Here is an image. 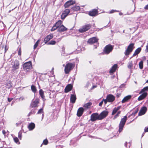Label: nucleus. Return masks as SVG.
<instances>
[{"label":"nucleus","instance_id":"obj_26","mask_svg":"<svg viewBox=\"0 0 148 148\" xmlns=\"http://www.w3.org/2000/svg\"><path fill=\"white\" fill-rule=\"evenodd\" d=\"M35 127V124L33 123H30L28 126V128L29 130H32Z\"/></svg>","mask_w":148,"mask_h":148},{"label":"nucleus","instance_id":"obj_38","mask_svg":"<svg viewBox=\"0 0 148 148\" xmlns=\"http://www.w3.org/2000/svg\"><path fill=\"white\" fill-rule=\"evenodd\" d=\"M14 142L16 143L19 144L20 143L18 138L17 137H15L14 138Z\"/></svg>","mask_w":148,"mask_h":148},{"label":"nucleus","instance_id":"obj_50","mask_svg":"<svg viewBox=\"0 0 148 148\" xmlns=\"http://www.w3.org/2000/svg\"><path fill=\"white\" fill-rule=\"evenodd\" d=\"M104 101V100H103V99L102 100V101H101L99 104V106H101L103 104V102Z\"/></svg>","mask_w":148,"mask_h":148},{"label":"nucleus","instance_id":"obj_64","mask_svg":"<svg viewBox=\"0 0 148 148\" xmlns=\"http://www.w3.org/2000/svg\"><path fill=\"white\" fill-rule=\"evenodd\" d=\"M21 123H16V125H17V126H18L19 125H20Z\"/></svg>","mask_w":148,"mask_h":148},{"label":"nucleus","instance_id":"obj_57","mask_svg":"<svg viewBox=\"0 0 148 148\" xmlns=\"http://www.w3.org/2000/svg\"><path fill=\"white\" fill-rule=\"evenodd\" d=\"M119 116V115H118V114H116L114 117V118H113V119H115L118 116Z\"/></svg>","mask_w":148,"mask_h":148},{"label":"nucleus","instance_id":"obj_32","mask_svg":"<svg viewBox=\"0 0 148 148\" xmlns=\"http://www.w3.org/2000/svg\"><path fill=\"white\" fill-rule=\"evenodd\" d=\"M92 103L90 102H89L85 104L84 106V107L85 108H88L90 107Z\"/></svg>","mask_w":148,"mask_h":148},{"label":"nucleus","instance_id":"obj_18","mask_svg":"<svg viewBox=\"0 0 148 148\" xmlns=\"http://www.w3.org/2000/svg\"><path fill=\"white\" fill-rule=\"evenodd\" d=\"M72 87L73 86L71 84H68L66 86L64 89L65 92L67 93L70 91L71 90Z\"/></svg>","mask_w":148,"mask_h":148},{"label":"nucleus","instance_id":"obj_5","mask_svg":"<svg viewBox=\"0 0 148 148\" xmlns=\"http://www.w3.org/2000/svg\"><path fill=\"white\" fill-rule=\"evenodd\" d=\"M12 71L13 72L18 69L19 66V62L17 60H15L12 63Z\"/></svg>","mask_w":148,"mask_h":148},{"label":"nucleus","instance_id":"obj_7","mask_svg":"<svg viewBox=\"0 0 148 148\" xmlns=\"http://www.w3.org/2000/svg\"><path fill=\"white\" fill-rule=\"evenodd\" d=\"M118 67L117 64H115L112 66V79L113 78H114L115 80V82L118 81V79L115 76H113V73L118 69Z\"/></svg>","mask_w":148,"mask_h":148},{"label":"nucleus","instance_id":"obj_45","mask_svg":"<svg viewBox=\"0 0 148 148\" xmlns=\"http://www.w3.org/2000/svg\"><path fill=\"white\" fill-rule=\"evenodd\" d=\"M129 146L128 147L127 146V142H125L124 144V145L125 147V148H130V145H131V144L130 143H129Z\"/></svg>","mask_w":148,"mask_h":148},{"label":"nucleus","instance_id":"obj_59","mask_svg":"<svg viewBox=\"0 0 148 148\" xmlns=\"http://www.w3.org/2000/svg\"><path fill=\"white\" fill-rule=\"evenodd\" d=\"M32 114H32V112L31 111L30 112H29V113L28 114V116H29L30 115H31Z\"/></svg>","mask_w":148,"mask_h":148},{"label":"nucleus","instance_id":"obj_42","mask_svg":"<svg viewBox=\"0 0 148 148\" xmlns=\"http://www.w3.org/2000/svg\"><path fill=\"white\" fill-rule=\"evenodd\" d=\"M18 55L21 56V47L19 48L18 51Z\"/></svg>","mask_w":148,"mask_h":148},{"label":"nucleus","instance_id":"obj_6","mask_svg":"<svg viewBox=\"0 0 148 148\" xmlns=\"http://www.w3.org/2000/svg\"><path fill=\"white\" fill-rule=\"evenodd\" d=\"M91 27V25L90 24H87L83 26L82 28H80L79 31L81 33H83L88 31Z\"/></svg>","mask_w":148,"mask_h":148},{"label":"nucleus","instance_id":"obj_56","mask_svg":"<svg viewBox=\"0 0 148 148\" xmlns=\"http://www.w3.org/2000/svg\"><path fill=\"white\" fill-rule=\"evenodd\" d=\"M119 11H118L116 10H112V13H113L115 12H119Z\"/></svg>","mask_w":148,"mask_h":148},{"label":"nucleus","instance_id":"obj_35","mask_svg":"<svg viewBox=\"0 0 148 148\" xmlns=\"http://www.w3.org/2000/svg\"><path fill=\"white\" fill-rule=\"evenodd\" d=\"M139 68L140 69H142L143 68V61H141L139 64Z\"/></svg>","mask_w":148,"mask_h":148},{"label":"nucleus","instance_id":"obj_10","mask_svg":"<svg viewBox=\"0 0 148 148\" xmlns=\"http://www.w3.org/2000/svg\"><path fill=\"white\" fill-rule=\"evenodd\" d=\"M71 11V10H69L68 9H65L63 11L61 15V19H64L65 17L68 15Z\"/></svg>","mask_w":148,"mask_h":148},{"label":"nucleus","instance_id":"obj_19","mask_svg":"<svg viewBox=\"0 0 148 148\" xmlns=\"http://www.w3.org/2000/svg\"><path fill=\"white\" fill-rule=\"evenodd\" d=\"M67 29L63 25H62L58 29V32H61L66 31Z\"/></svg>","mask_w":148,"mask_h":148},{"label":"nucleus","instance_id":"obj_36","mask_svg":"<svg viewBox=\"0 0 148 148\" xmlns=\"http://www.w3.org/2000/svg\"><path fill=\"white\" fill-rule=\"evenodd\" d=\"M148 90V86H146L141 90L140 93L145 92V91Z\"/></svg>","mask_w":148,"mask_h":148},{"label":"nucleus","instance_id":"obj_1","mask_svg":"<svg viewBox=\"0 0 148 148\" xmlns=\"http://www.w3.org/2000/svg\"><path fill=\"white\" fill-rule=\"evenodd\" d=\"M127 120V116H124L123 118L121 119L119 125V129L118 131L119 133L121 132L123 130Z\"/></svg>","mask_w":148,"mask_h":148},{"label":"nucleus","instance_id":"obj_33","mask_svg":"<svg viewBox=\"0 0 148 148\" xmlns=\"http://www.w3.org/2000/svg\"><path fill=\"white\" fill-rule=\"evenodd\" d=\"M62 21L61 20H59L56 23L55 25L58 28L62 25Z\"/></svg>","mask_w":148,"mask_h":148},{"label":"nucleus","instance_id":"obj_37","mask_svg":"<svg viewBox=\"0 0 148 148\" xmlns=\"http://www.w3.org/2000/svg\"><path fill=\"white\" fill-rule=\"evenodd\" d=\"M133 66V64L132 63V61H131L130 62L128 63V68L130 69H131L132 68Z\"/></svg>","mask_w":148,"mask_h":148},{"label":"nucleus","instance_id":"obj_29","mask_svg":"<svg viewBox=\"0 0 148 148\" xmlns=\"http://www.w3.org/2000/svg\"><path fill=\"white\" fill-rule=\"evenodd\" d=\"M80 9V8L79 6H75L71 8V11H73V12H74L79 10Z\"/></svg>","mask_w":148,"mask_h":148},{"label":"nucleus","instance_id":"obj_51","mask_svg":"<svg viewBox=\"0 0 148 148\" xmlns=\"http://www.w3.org/2000/svg\"><path fill=\"white\" fill-rule=\"evenodd\" d=\"M145 132H148V127H145L144 129Z\"/></svg>","mask_w":148,"mask_h":148},{"label":"nucleus","instance_id":"obj_63","mask_svg":"<svg viewBox=\"0 0 148 148\" xmlns=\"http://www.w3.org/2000/svg\"><path fill=\"white\" fill-rule=\"evenodd\" d=\"M44 116V113H43L42 114V119H43Z\"/></svg>","mask_w":148,"mask_h":148},{"label":"nucleus","instance_id":"obj_52","mask_svg":"<svg viewBox=\"0 0 148 148\" xmlns=\"http://www.w3.org/2000/svg\"><path fill=\"white\" fill-rule=\"evenodd\" d=\"M145 51L147 52H148V43H147V45L146 46V49H145Z\"/></svg>","mask_w":148,"mask_h":148},{"label":"nucleus","instance_id":"obj_4","mask_svg":"<svg viewBox=\"0 0 148 148\" xmlns=\"http://www.w3.org/2000/svg\"><path fill=\"white\" fill-rule=\"evenodd\" d=\"M23 68L24 71L29 72L32 69V64L31 61H29L25 63L23 65Z\"/></svg>","mask_w":148,"mask_h":148},{"label":"nucleus","instance_id":"obj_34","mask_svg":"<svg viewBox=\"0 0 148 148\" xmlns=\"http://www.w3.org/2000/svg\"><path fill=\"white\" fill-rule=\"evenodd\" d=\"M31 89L32 91L34 92L35 93L36 92L37 90L35 86L32 85L31 86Z\"/></svg>","mask_w":148,"mask_h":148},{"label":"nucleus","instance_id":"obj_62","mask_svg":"<svg viewBox=\"0 0 148 148\" xmlns=\"http://www.w3.org/2000/svg\"><path fill=\"white\" fill-rule=\"evenodd\" d=\"M120 94L117 93L116 94V96L117 97H120Z\"/></svg>","mask_w":148,"mask_h":148},{"label":"nucleus","instance_id":"obj_20","mask_svg":"<svg viewBox=\"0 0 148 148\" xmlns=\"http://www.w3.org/2000/svg\"><path fill=\"white\" fill-rule=\"evenodd\" d=\"M76 99V97L75 94H71V95L70 101L72 103H74L75 102Z\"/></svg>","mask_w":148,"mask_h":148},{"label":"nucleus","instance_id":"obj_60","mask_svg":"<svg viewBox=\"0 0 148 148\" xmlns=\"http://www.w3.org/2000/svg\"><path fill=\"white\" fill-rule=\"evenodd\" d=\"M2 133L4 135H5V134L6 132L5 130H3L2 131Z\"/></svg>","mask_w":148,"mask_h":148},{"label":"nucleus","instance_id":"obj_21","mask_svg":"<svg viewBox=\"0 0 148 148\" xmlns=\"http://www.w3.org/2000/svg\"><path fill=\"white\" fill-rule=\"evenodd\" d=\"M142 94L138 98V101H140L143 99L147 96V92H142Z\"/></svg>","mask_w":148,"mask_h":148},{"label":"nucleus","instance_id":"obj_9","mask_svg":"<svg viewBox=\"0 0 148 148\" xmlns=\"http://www.w3.org/2000/svg\"><path fill=\"white\" fill-rule=\"evenodd\" d=\"M111 51V45L110 44L107 45L104 48L103 50V54H108Z\"/></svg>","mask_w":148,"mask_h":148},{"label":"nucleus","instance_id":"obj_2","mask_svg":"<svg viewBox=\"0 0 148 148\" xmlns=\"http://www.w3.org/2000/svg\"><path fill=\"white\" fill-rule=\"evenodd\" d=\"M63 66H65L64 72L66 74H68L74 67V65L72 63H68L65 66L63 64Z\"/></svg>","mask_w":148,"mask_h":148},{"label":"nucleus","instance_id":"obj_27","mask_svg":"<svg viewBox=\"0 0 148 148\" xmlns=\"http://www.w3.org/2000/svg\"><path fill=\"white\" fill-rule=\"evenodd\" d=\"M141 47H138L136 50L133 56H136L138 55L141 51Z\"/></svg>","mask_w":148,"mask_h":148},{"label":"nucleus","instance_id":"obj_23","mask_svg":"<svg viewBox=\"0 0 148 148\" xmlns=\"http://www.w3.org/2000/svg\"><path fill=\"white\" fill-rule=\"evenodd\" d=\"M8 49V48H7V46L5 45L4 47H2L0 48V52H1V54H4Z\"/></svg>","mask_w":148,"mask_h":148},{"label":"nucleus","instance_id":"obj_31","mask_svg":"<svg viewBox=\"0 0 148 148\" xmlns=\"http://www.w3.org/2000/svg\"><path fill=\"white\" fill-rule=\"evenodd\" d=\"M120 107L119 106L118 107L116 108H115L113 110L112 112V115H113L115 114L120 109Z\"/></svg>","mask_w":148,"mask_h":148},{"label":"nucleus","instance_id":"obj_3","mask_svg":"<svg viewBox=\"0 0 148 148\" xmlns=\"http://www.w3.org/2000/svg\"><path fill=\"white\" fill-rule=\"evenodd\" d=\"M134 43H132L129 45L124 52L125 56H128L130 54L134 48Z\"/></svg>","mask_w":148,"mask_h":148},{"label":"nucleus","instance_id":"obj_25","mask_svg":"<svg viewBox=\"0 0 148 148\" xmlns=\"http://www.w3.org/2000/svg\"><path fill=\"white\" fill-rule=\"evenodd\" d=\"M97 13V10L96 9H94L92 11H90L89 12V15L91 16H95Z\"/></svg>","mask_w":148,"mask_h":148},{"label":"nucleus","instance_id":"obj_44","mask_svg":"<svg viewBox=\"0 0 148 148\" xmlns=\"http://www.w3.org/2000/svg\"><path fill=\"white\" fill-rule=\"evenodd\" d=\"M48 143V141L46 139L43 140L42 143L44 145H47V144Z\"/></svg>","mask_w":148,"mask_h":148},{"label":"nucleus","instance_id":"obj_11","mask_svg":"<svg viewBox=\"0 0 148 148\" xmlns=\"http://www.w3.org/2000/svg\"><path fill=\"white\" fill-rule=\"evenodd\" d=\"M75 0H70L67 1L64 4L65 8H67L75 3Z\"/></svg>","mask_w":148,"mask_h":148},{"label":"nucleus","instance_id":"obj_16","mask_svg":"<svg viewBox=\"0 0 148 148\" xmlns=\"http://www.w3.org/2000/svg\"><path fill=\"white\" fill-rule=\"evenodd\" d=\"M53 38V35L52 34H50L49 35H48L45 38L44 41L45 44H47V42L50 39L52 38Z\"/></svg>","mask_w":148,"mask_h":148},{"label":"nucleus","instance_id":"obj_53","mask_svg":"<svg viewBox=\"0 0 148 148\" xmlns=\"http://www.w3.org/2000/svg\"><path fill=\"white\" fill-rule=\"evenodd\" d=\"M31 112L33 114H34L36 112L35 110L34 109L32 110Z\"/></svg>","mask_w":148,"mask_h":148},{"label":"nucleus","instance_id":"obj_47","mask_svg":"<svg viewBox=\"0 0 148 148\" xmlns=\"http://www.w3.org/2000/svg\"><path fill=\"white\" fill-rule=\"evenodd\" d=\"M125 84H121L119 88H125Z\"/></svg>","mask_w":148,"mask_h":148},{"label":"nucleus","instance_id":"obj_15","mask_svg":"<svg viewBox=\"0 0 148 148\" xmlns=\"http://www.w3.org/2000/svg\"><path fill=\"white\" fill-rule=\"evenodd\" d=\"M84 111V109L82 107H80L78 109L77 115L78 117H80L82 116Z\"/></svg>","mask_w":148,"mask_h":148},{"label":"nucleus","instance_id":"obj_48","mask_svg":"<svg viewBox=\"0 0 148 148\" xmlns=\"http://www.w3.org/2000/svg\"><path fill=\"white\" fill-rule=\"evenodd\" d=\"M138 111V110L137 109V110H135L134 112H133L132 114L131 115H135V114H136Z\"/></svg>","mask_w":148,"mask_h":148},{"label":"nucleus","instance_id":"obj_24","mask_svg":"<svg viewBox=\"0 0 148 148\" xmlns=\"http://www.w3.org/2000/svg\"><path fill=\"white\" fill-rule=\"evenodd\" d=\"M131 97L132 96L131 95H129L125 97L121 101L122 103H123L127 101L131 98Z\"/></svg>","mask_w":148,"mask_h":148},{"label":"nucleus","instance_id":"obj_39","mask_svg":"<svg viewBox=\"0 0 148 148\" xmlns=\"http://www.w3.org/2000/svg\"><path fill=\"white\" fill-rule=\"evenodd\" d=\"M56 43V42L54 40H51L50 42H48L47 44L48 45H55Z\"/></svg>","mask_w":148,"mask_h":148},{"label":"nucleus","instance_id":"obj_12","mask_svg":"<svg viewBox=\"0 0 148 148\" xmlns=\"http://www.w3.org/2000/svg\"><path fill=\"white\" fill-rule=\"evenodd\" d=\"M147 110V108L145 106H143L142 107L139 112L138 115L140 116L143 115L145 114Z\"/></svg>","mask_w":148,"mask_h":148},{"label":"nucleus","instance_id":"obj_58","mask_svg":"<svg viewBox=\"0 0 148 148\" xmlns=\"http://www.w3.org/2000/svg\"><path fill=\"white\" fill-rule=\"evenodd\" d=\"M0 25H3V27H4V26L5 25L4 24L3 22H0Z\"/></svg>","mask_w":148,"mask_h":148},{"label":"nucleus","instance_id":"obj_54","mask_svg":"<svg viewBox=\"0 0 148 148\" xmlns=\"http://www.w3.org/2000/svg\"><path fill=\"white\" fill-rule=\"evenodd\" d=\"M144 9L145 10H148V4L145 5V6L144 8Z\"/></svg>","mask_w":148,"mask_h":148},{"label":"nucleus","instance_id":"obj_30","mask_svg":"<svg viewBox=\"0 0 148 148\" xmlns=\"http://www.w3.org/2000/svg\"><path fill=\"white\" fill-rule=\"evenodd\" d=\"M5 85L6 87L8 89L12 87V83L10 81H8V82H6Z\"/></svg>","mask_w":148,"mask_h":148},{"label":"nucleus","instance_id":"obj_22","mask_svg":"<svg viewBox=\"0 0 148 148\" xmlns=\"http://www.w3.org/2000/svg\"><path fill=\"white\" fill-rule=\"evenodd\" d=\"M105 104H106L108 102H111V94H110L108 95L106 99H103Z\"/></svg>","mask_w":148,"mask_h":148},{"label":"nucleus","instance_id":"obj_40","mask_svg":"<svg viewBox=\"0 0 148 148\" xmlns=\"http://www.w3.org/2000/svg\"><path fill=\"white\" fill-rule=\"evenodd\" d=\"M40 41V40H37L34 45V49H35L37 47L38 44L39 42Z\"/></svg>","mask_w":148,"mask_h":148},{"label":"nucleus","instance_id":"obj_43","mask_svg":"<svg viewBox=\"0 0 148 148\" xmlns=\"http://www.w3.org/2000/svg\"><path fill=\"white\" fill-rule=\"evenodd\" d=\"M22 134V132L20 131L18 133V137L20 140L21 139Z\"/></svg>","mask_w":148,"mask_h":148},{"label":"nucleus","instance_id":"obj_8","mask_svg":"<svg viewBox=\"0 0 148 148\" xmlns=\"http://www.w3.org/2000/svg\"><path fill=\"white\" fill-rule=\"evenodd\" d=\"M100 120L99 115L98 113H95L92 114L90 116V120L94 121L97 120Z\"/></svg>","mask_w":148,"mask_h":148},{"label":"nucleus","instance_id":"obj_13","mask_svg":"<svg viewBox=\"0 0 148 148\" xmlns=\"http://www.w3.org/2000/svg\"><path fill=\"white\" fill-rule=\"evenodd\" d=\"M108 112L106 111H103L99 115L100 120L105 118L108 114Z\"/></svg>","mask_w":148,"mask_h":148},{"label":"nucleus","instance_id":"obj_28","mask_svg":"<svg viewBox=\"0 0 148 148\" xmlns=\"http://www.w3.org/2000/svg\"><path fill=\"white\" fill-rule=\"evenodd\" d=\"M39 94L43 101H44V100H45V96L44 95V92L42 89H41L39 90Z\"/></svg>","mask_w":148,"mask_h":148},{"label":"nucleus","instance_id":"obj_61","mask_svg":"<svg viewBox=\"0 0 148 148\" xmlns=\"http://www.w3.org/2000/svg\"><path fill=\"white\" fill-rule=\"evenodd\" d=\"M121 111H119L117 113V114H118L119 116V115L120 114Z\"/></svg>","mask_w":148,"mask_h":148},{"label":"nucleus","instance_id":"obj_17","mask_svg":"<svg viewBox=\"0 0 148 148\" xmlns=\"http://www.w3.org/2000/svg\"><path fill=\"white\" fill-rule=\"evenodd\" d=\"M39 103V99H36L31 104V106L32 108L36 107L37 106L38 104Z\"/></svg>","mask_w":148,"mask_h":148},{"label":"nucleus","instance_id":"obj_55","mask_svg":"<svg viewBox=\"0 0 148 148\" xmlns=\"http://www.w3.org/2000/svg\"><path fill=\"white\" fill-rule=\"evenodd\" d=\"M12 99V98H8V101L9 102H10Z\"/></svg>","mask_w":148,"mask_h":148},{"label":"nucleus","instance_id":"obj_46","mask_svg":"<svg viewBox=\"0 0 148 148\" xmlns=\"http://www.w3.org/2000/svg\"><path fill=\"white\" fill-rule=\"evenodd\" d=\"M58 28L56 26V25H55L51 29V31H54Z\"/></svg>","mask_w":148,"mask_h":148},{"label":"nucleus","instance_id":"obj_49","mask_svg":"<svg viewBox=\"0 0 148 148\" xmlns=\"http://www.w3.org/2000/svg\"><path fill=\"white\" fill-rule=\"evenodd\" d=\"M115 100V97L113 95H112V102Z\"/></svg>","mask_w":148,"mask_h":148},{"label":"nucleus","instance_id":"obj_41","mask_svg":"<svg viewBox=\"0 0 148 148\" xmlns=\"http://www.w3.org/2000/svg\"><path fill=\"white\" fill-rule=\"evenodd\" d=\"M43 114L44 113V112L43 111V109L42 108H41L37 112L38 114Z\"/></svg>","mask_w":148,"mask_h":148},{"label":"nucleus","instance_id":"obj_14","mask_svg":"<svg viewBox=\"0 0 148 148\" xmlns=\"http://www.w3.org/2000/svg\"><path fill=\"white\" fill-rule=\"evenodd\" d=\"M97 41L98 39L96 37H93L89 39L87 42L88 43L90 44H92L97 42Z\"/></svg>","mask_w":148,"mask_h":148}]
</instances>
